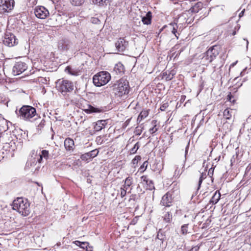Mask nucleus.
Wrapping results in <instances>:
<instances>
[{
	"label": "nucleus",
	"instance_id": "f257e3e1",
	"mask_svg": "<svg viewBox=\"0 0 251 251\" xmlns=\"http://www.w3.org/2000/svg\"><path fill=\"white\" fill-rule=\"evenodd\" d=\"M12 208L23 216H27L30 212V204L26 199L18 198L13 201Z\"/></svg>",
	"mask_w": 251,
	"mask_h": 251
},
{
	"label": "nucleus",
	"instance_id": "f03ea898",
	"mask_svg": "<svg viewBox=\"0 0 251 251\" xmlns=\"http://www.w3.org/2000/svg\"><path fill=\"white\" fill-rule=\"evenodd\" d=\"M113 90L118 97L127 95L130 90L128 81L125 78H121L113 85Z\"/></svg>",
	"mask_w": 251,
	"mask_h": 251
},
{
	"label": "nucleus",
	"instance_id": "7ed1b4c3",
	"mask_svg": "<svg viewBox=\"0 0 251 251\" xmlns=\"http://www.w3.org/2000/svg\"><path fill=\"white\" fill-rule=\"evenodd\" d=\"M36 114L35 108L29 105H24L19 110L18 116L22 120L29 121Z\"/></svg>",
	"mask_w": 251,
	"mask_h": 251
},
{
	"label": "nucleus",
	"instance_id": "20e7f679",
	"mask_svg": "<svg viewBox=\"0 0 251 251\" xmlns=\"http://www.w3.org/2000/svg\"><path fill=\"white\" fill-rule=\"evenodd\" d=\"M56 88L63 95H65L74 90V86L73 83L70 80L59 79L56 82Z\"/></svg>",
	"mask_w": 251,
	"mask_h": 251
},
{
	"label": "nucleus",
	"instance_id": "39448f33",
	"mask_svg": "<svg viewBox=\"0 0 251 251\" xmlns=\"http://www.w3.org/2000/svg\"><path fill=\"white\" fill-rule=\"evenodd\" d=\"M111 79L110 74L106 71H101L93 76V83L96 86L100 87L107 84Z\"/></svg>",
	"mask_w": 251,
	"mask_h": 251
},
{
	"label": "nucleus",
	"instance_id": "423d86ee",
	"mask_svg": "<svg viewBox=\"0 0 251 251\" xmlns=\"http://www.w3.org/2000/svg\"><path fill=\"white\" fill-rule=\"evenodd\" d=\"M14 4V0H0V11L2 13L9 12L13 9Z\"/></svg>",
	"mask_w": 251,
	"mask_h": 251
},
{
	"label": "nucleus",
	"instance_id": "0eeeda50",
	"mask_svg": "<svg viewBox=\"0 0 251 251\" xmlns=\"http://www.w3.org/2000/svg\"><path fill=\"white\" fill-rule=\"evenodd\" d=\"M35 16L39 19H44L49 15L48 10L43 6H38L34 9Z\"/></svg>",
	"mask_w": 251,
	"mask_h": 251
},
{
	"label": "nucleus",
	"instance_id": "6e6552de",
	"mask_svg": "<svg viewBox=\"0 0 251 251\" xmlns=\"http://www.w3.org/2000/svg\"><path fill=\"white\" fill-rule=\"evenodd\" d=\"M26 64L23 62H17L13 68L12 73L14 75H18L27 69Z\"/></svg>",
	"mask_w": 251,
	"mask_h": 251
},
{
	"label": "nucleus",
	"instance_id": "1a4fd4ad",
	"mask_svg": "<svg viewBox=\"0 0 251 251\" xmlns=\"http://www.w3.org/2000/svg\"><path fill=\"white\" fill-rule=\"evenodd\" d=\"M3 42L4 45L8 47H13L18 44L17 39L13 34L11 33L5 34Z\"/></svg>",
	"mask_w": 251,
	"mask_h": 251
},
{
	"label": "nucleus",
	"instance_id": "9d476101",
	"mask_svg": "<svg viewBox=\"0 0 251 251\" xmlns=\"http://www.w3.org/2000/svg\"><path fill=\"white\" fill-rule=\"evenodd\" d=\"M128 43L124 38H120L115 43V47L118 51H124L128 46Z\"/></svg>",
	"mask_w": 251,
	"mask_h": 251
},
{
	"label": "nucleus",
	"instance_id": "9b49d317",
	"mask_svg": "<svg viewBox=\"0 0 251 251\" xmlns=\"http://www.w3.org/2000/svg\"><path fill=\"white\" fill-rule=\"evenodd\" d=\"M172 194L169 192L163 196L161 203L166 207H170L172 205Z\"/></svg>",
	"mask_w": 251,
	"mask_h": 251
},
{
	"label": "nucleus",
	"instance_id": "f8f14e48",
	"mask_svg": "<svg viewBox=\"0 0 251 251\" xmlns=\"http://www.w3.org/2000/svg\"><path fill=\"white\" fill-rule=\"evenodd\" d=\"M72 46V43L68 40H61L58 43V49L63 51H67Z\"/></svg>",
	"mask_w": 251,
	"mask_h": 251
},
{
	"label": "nucleus",
	"instance_id": "ddd939ff",
	"mask_svg": "<svg viewBox=\"0 0 251 251\" xmlns=\"http://www.w3.org/2000/svg\"><path fill=\"white\" fill-rule=\"evenodd\" d=\"M107 124V120H99L95 123L94 128L96 131H100L104 128Z\"/></svg>",
	"mask_w": 251,
	"mask_h": 251
},
{
	"label": "nucleus",
	"instance_id": "4468645a",
	"mask_svg": "<svg viewBox=\"0 0 251 251\" xmlns=\"http://www.w3.org/2000/svg\"><path fill=\"white\" fill-rule=\"evenodd\" d=\"M33 155L36 156L38 159V162L41 163L43 158L47 160L49 158V151L47 150H42L41 154H38L35 151L32 152Z\"/></svg>",
	"mask_w": 251,
	"mask_h": 251
},
{
	"label": "nucleus",
	"instance_id": "2eb2a0df",
	"mask_svg": "<svg viewBox=\"0 0 251 251\" xmlns=\"http://www.w3.org/2000/svg\"><path fill=\"white\" fill-rule=\"evenodd\" d=\"M38 162V159L32 153L31 157L28 159L25 165L26 169H30L32 167L34 166Z\"/></svg>",
	"mask_w": 251,
	"mask_h": 251
},
{
	"label": "nucleus",
	"instance_id": "dca6fc26",
	"mask_svg": "<svg viewBox=\"0 0 251 251\" xmlns=\"http://www.w3.org/2000/svg\"><path fill=\"white\" fill-rule=\"evenodd\" d=\"M141 181L146 184L147 189L151 190L154 189V184L152 180H150L147 176H142L141 177Z\"/></svg>",
	"mask_w": 251,
	"mask_h": 251
},
{
	"label": "nucleus",
	"instance_id": "f3484780",
	"mask_svg": "<svg viewBox=\"0 0 251 251\" xmlns=\"http://www.w3.org/2000/svg\"><path fill=\"white\" fill-rule=\"evenodd\" d=\"M219 48L218 46H214L211 47L207 51V55L212 56L215 58L219 54Z\"/></svg>",
	"mask_w": 251,
	"mask_h": 251
},
{
	"label": "nucleus",
	"instance_id": "a211bd4d",
	"mask_svg": "<svg viewBox=\"0 0 251 251\" xmlns=\"http://www.w3.org/2000/svg\"><path fill=\"white\" fill-rule=\"evenodd\" d=\"M65 72L72 75L77 76L80 75V70L77 68L67 66L65 69Z\"/></svg>",
	"mask_w": 251,
	"mask_h": 251
},
{
	"label": "nucleus",
	"instance_id": "6ab92c4d",
	"mask_svg": "<svg viewBox=\"0 0 251 251\" xmlns=\"http://www.w3.org/2000/svg\"><path fill=\"white\" fill-rule=\"evenodd\" d=\"M152 19V13L151 11L148 12L145 16L142 17V22L144 25H149L151 24Z\"/></svg>",
	"mask_w": 251,
	"mask_h": 251
},
{
	"label": "nucleus",
	"instance_id": "aec40b11",
	"mask_svg": "<svg viewBox=\"0 0 251 251\" xmlns=\"http://www.w3.org/2000/svg\"><path fill=\"white\" fill-rule=\"evenodd\" d=\"M74 142L70 138H67L64 141V146L67 151H73L74 149Z\"/></svg>",
	"mask_w": 251,
	"mask_h": 251
},
{
	"label": "nucleus",
	"instance_id": "412c9836",
	"mask_svg": "<svg viewBox=\"0 0 251 251\" xmlns=\"http://www.w3.org/2000/svg\"><path fill=\"white\" fill-rule=\"evenodd\" d=\"M168 28L172 33H173L175 36L178 38V36L176 35L178 26L176 23H171L168 26Z\"/></svg>",
	"mask_w": 251,
	"mask_h": 251
},
{
	"label": "nucleus",
	"instance_id": "4be33fe9",
	"mask_svg": "<svg viewBox=\"0 0 251 251\" xmlns=\"http://www.w3.org/2000/svg\"><path fill=\"white\" fill-rule=\"evenodd\" d=\"M203 7V3L201 2L196 3L190 9V11L193 13H198Z\"/></svg>",
	"mask_w": 251,
	"mask_h": 251
},
{
	"label": "nucleus",
	"instance_id": "5701e85b",
	"mask_svg": "<svg viewBox=\"0 0 251 251\" xmlns=\"http://www.w3.org/2000/svg\"><path fill=\"white\" fill-rule=\"evenodd\" d=\"M221 194L219 191H216L211 198L210 203L212 204H216L220 199Z\"/></svg>",
	"mask_w": 251,
	"mask_h": 251
},
{
	"label": "nucleus",
	"instance_id": "b1692460",
	"mask_svg": "<svg viewBox=\"0 0 251 251\" xmlns=\"http://www.w3.org/2000/svg\"><path fill=\"white\" fill-rule=\"evenodd\" d=\"M201 59L200 63L202 65H207L210 62H211V59L207 58L204 53L200 55L199 56Z\"/></svg>",
	"mask_w": 251,
	"mask_h": 251
},
{
	"label": "nucleus",
	"instance_id": "393cba45",
	"mask_svg": "<svg viewBox=\"0 0 251 251\" xmlns=\"http://www.w3.org/2000/svg\"><path fill=\"white\" fill-rule=\"evenodd\" d=\"M98 153H99V151L98 150H94L90 152H89L87 153L82 155L81 156V158L82 160H84V157H86V156H88L89 157V158H94L98 155Z\"/></svg>",
	"mask_w": 251,
	"mask_h": 251
},
{
	"label": "nucleus",
	"instance_id": "a878e982",
	"mask_svg": "<svg viewBox=\"0 0 251 251\" xmlns=\"http://www.w3.org/2000/svg\"><path fill=\"white\" fill-rule=\"evenodd\" d=\"M163 221L166 223H170L172 219V214L170 212H165L162 216Z\"/></svg>",
	"mask_w": 251,
	"mask_h": 251
},
{
	"label": "nucleus",
	"instance_id": "bb28decb",
	"mask_svg": "<svg viewBox=\"0 0 251 251\" xmlns=\"http://www.w3.org/2000/svg\"><path fill=\"white\" fill-rule=\"evenodd\" d=\"M232 113L233 110L232 109L227 108L224 110L223 116L225 119L230 120L232 117Z\"/></svg>",
	"mask_w": 251,
	"mask_h": 251
},
{
	"label": "nucleus",
	"instance_id": "cd10ccee",
	"mask_svg": "<svg viewBox=\"0 0 251 251\" xmlns=\"http://www.w3.org/2000/svg\"><path fill=\"white\" fill-rule=\"evenodd\" d=\"M149 115V111L148 110H142L139 115L138 116V117L137 118V121L139 122H141L143 119L146 118Z\"/></svg>",
	"mask_w": 251,
	"mask_h": 251
},
{
	"label": "nucleus",
	"instance_id": "c85d7f7f",
	"mask_svg": "<svg viewBox=\"0 0 251 251\" xmlns=\"http://www.w3.org/2000/svg\"><path fill=\"white\" fill-rule=\"evenodd\" d=\"M114 70L117 73H121L124 71V66L121 63H118L115 65Z\"/></svg>",
	"mask_w": 251,
	"mask_h": 251
},
{
	"label": "nucleus",
	"instance_id": "c756f323",
	"mask_svg": "<svg viewBox=\"0 0 251 251\" xmlns=\"http://www.w3.org/2000/svg\"><path fill=\"white\" fill-rule=\"evenodd\" d=\"M157 121L153 120L151 122V125H152V127L150 128L149 131L151 134L154 133L158 130V128L156 127Z\"/></svg>",
	"mask_w": 251,
	"mask_h": 251
},
{
	"label": "nucleus",
	"instance_id": "7c9ffc66",
	"mask_svg": "<svg viewBox=\"0 0 251 251\" xmlns=\"http://www.w3.org/2000/svg\"><path fill=\"white\" fill-rule=\"evenodd\" d=\"M183 167L181 168V166H179V165H176L174 172V176H179L183 171Z\"/></svg>",
	"mask_w": 251,
	"mask_h": 251
},
{
	"label": "nucleus",
	"instance_id": "2f4dec72",
	"mask_svg": "<svg viewBox=\"0 0 251 251\" xmlns=\"http://www.w3.org/2000/svg\"><path fill=\"white\" fill-rule=\"evenodd\" d=\"M71 3L75 6H79L84 2V0H70Z\"/></svg>",
	"mask_w": 251,
	"mask_h": 251
},
{
	"label": "nucleus",
	"instance_id": "473e14b6",
	"mask_svg": "<svg viewBox=\"0 0 251 251\" xmlns=\"http://www.w3.org/2000/svg\"><path fill=\"white\" fill-rule=\"evenodd\" d=\"M75 243L76 245L80 247L81 248L85 249L87 248L88 243L86 242H81L79 241H75Z\"/></svg>",
	"mask_w": 251,
	"mask_h": 251
},
{
	"label": "nucleus",
	"instance_id": "72a5a7b5",
	"mask_svg": "<svg viewBox=\"0 0 251 251\" xmlns=\"http://www.w3.org/2000/svg\"><path fill=\"white\" fill-rule=\"evenodd\" d=\"M139 142H137L136 143L134 147L130 150V153H132V154H134V153H135L136 152V151H137V150H138V149L139 148Z\"/></svg>",
	"mask_w": 251,
	"mask_h": 251
},
{
	"label": "nucleus",
	"instance_id": "f704fd0d",
	"mask_svg": "<svg viewBox=\"0 0 251 251\" xmlns=\"http://www.w3.org/2000/svg\"><path fill=\"white\" fill-rule=\"evenodd\" d=\"M188 225H184L181 226V232L183 235H186L188 233Z\"/></svg>",
	"mask_w": 251,
	"mask_h": 251
},
{
	"label": "nucleus",
	"instance_id": "c9c22d12",
	"mask_svg": "<svg viewBox=\"0 0 251 251\" xmlns=\"http://www.w3.org/2000/svg\"><path fill=\"white\" fill-rule=\"evenodd\" d=\"M148 165V162L147 161H145L142 165L140 168V170H141V172H144Z\"/></svg>",
	"mask_w": 251,
	"mask_h": 251
},
{
	"label": "nucleus",
	"instance_id": "e433bc0d",
	"mask_svg": "<svg viewBox=\"0 0 251 251\" xmlns=\"http://www.w3.org/2000/svg\"><path fill=\"white\" fill-rule=\"evenodd\" d=\"M93 3L99 5H103L104 3H106L107 0H92Z\"/></svg>",
	"mask_w": 251,
	"mask_h": 251
},
{
	"label": "nucleus",
	"instance_id": "4c0bfd02",
	"mask_svg": "<svg viewBox=\"0 0 251 251\" xmlns=\"http://www.w3.org/2000/svg\"><path fill=\"white\" fill-rule=\"evenodd\" d=\"M89 110L91 112H95V113H98V112H100L101 111L100 109L94 107H91L89 109Z\"/></svg>",
	"mask_w": 251,
	"mask_h": 251
},
{
	"label": "nucleus",
	"instance_id": "58836bf2",
	"mask_svg": "<svg viewBox=\"0 0 251 251\" xmlns=\"http://www.w3.org/2000/svg\"><path fill=\"white\" fill-rule=\"evenodd\" d=\"M249 42L246 39H243L241 41V45L245 46L246 49L248 48Z\"/></svg>",
	"mask_w": 251,
	"mask_h": 251
},
{
	"label": "nucleus",
	"instance_id": "ea45409f",
	"mask_svg": "<svg viewBox=\"0 0 251 251\" xmlns=\"http://www.w3.org/2000/svg\"><path fill=\"white\" fill-rule=\"evenodd\" d=\"M125 183L126 184V185H130L132 184V178L128 177L125 180Z\"/></svg>",
	"mask_w": 251,
	"mask_h": 251
},
{
	"label": "nucleus",
	"instance_id": "a19ab883",
	"mask_svg": "<svg viewBox=\"0 0 251 251\" xmlns=\"http://www.w3.org/2000/svg\"><path fill=\"white\" fill-rule=\"evenodd\" d=\"M126 190L125 188H121L120 189V196L122 198H123L126 196Z\"/></svg>",
	"mask_w": 251,
	"mask_h": 251
},
{
	"label": "nucleus",
	"instance_id": "79ce46f5",
	"mask_svg": "<svg viewBox=\"0 0 251 251\" xmlns=\"http://www.w3.org/2000/svg\"><path fill=\"white\" fill-rule=\"evenodd\" d=\"M45 121L42 120L38 126V129L41 130L45 126Z\"/></svg>",
	"mask_w": 251,
	"mask_h": 251
},
{
	"label": "nucleus",
	"instance_id": "37998d69",
	"mask_svg": "<svg viewBox=\"0 0 251 251\" xmlns=\"http://www.w3.org/2000/svg\"><path fill=\"white\" fill-rule=\"evenodd\" d=\"M233 97L231 95V93H230L227 96V100L229 101H230L231 102L234 103L235 100L233 99L232 100Z\"/></svg>",
	"mask_w": 251,
	"mask_h": 251
},
{
	"label": "nucleus",
	"instance_id": "c03bdc74",
	"mask_svg": "<svg viewBox=\"0 0 251 251\" xmlns=\"http://www.w3.org/2000/svg\"><path fill=\"white\" fill-rule=\"evenodd\" d=\"M203 178H204V177H203V174H201V176L199 178V180L198 189H199V188L200 187L201 185L202 182Z\"/></svg>",
	"mask_w": 251,
	"mask_h": 251
},
{
	"label": "nucleus",
	"instance_id": "a18cd8bd",
	"mask_svg": "<svg viewBox=\"0 0 251 251\" xmlns=\"http://www.w3.org/2000/svg\"><path fill=\"white\" fill-rule=\"evenodd\" d=\"M142 131V128L140 129L138 127H137L136 128L135 133L136 135H139L141 134Z\"/></svg>",
	"mask_w": 251,
	"mask_h": 251
},
{
	"label": "nucleus",
	"instance_id": "49530a36",
	"mask_svg": "<svg viewBox=\"0 0 251 251\" xmlns=\"http://www.w3.org/2000/svg\"><path fill=\"white\" fill-rule=\"evenodd\" d=\"M188 148H189V144H188V145L186 146V147L185 148V160L186 159V155L188 153Z\"/></svg>",
	"mask_w": 251,
	"mask_h": 251
},
{
	"label": "nucleus",
	"instance_id": "de8ad7c7",
	"mask_svg": "<svg viewBox=\"0 0 251 251\" xmlns=\"http://www.w3.org/2000/svg\"><path fill=\"white\" fill-rule=\"evenodd\" d=\"M185 18H186V14L183 13V14H182L181 15H180V16L179 17V18H178V21L179 20H180V21L182 19H183V18L185 19Z\"/></svg>",
	"mask_w": 251,
	"mask_h": 251
},
{
	"label": "nucleus",
	"instance_id": "09e8293b",
	"mask_svg": "<svg viewBox=\"0 0 251 251\" xmlns=\"http://www.w3.org/2000/svg\"><path fill=\"white\" fill-rule=\"evenodd\" d=\"M99 21V20L96 18H93L92 19V22L93 23L97 24Z\"/></svg>",
	"mask_w": 251,
	"mask_h": 251
},
{
	"label": "nucleus",
	"instance_id": "8fccbe9b",
	"mask_svg": "<svg viewBox=\"0 0 251 251\" xmlns=\"http://www.w3.org/2000/svg\"><path fill=\"white\" fill-rule=\"evenodd\" d=\"M4 131H5V128L3 126H0V134L3 133Z\"/></svg>",
	"mask_w": 251,
	"mask_h": 251
},
{
	"label": "nucleus",
	"instance_id": "3c124183",
	"mask_svg": "<svg viewBox=\"0 0 251 251\" xmlns=\"http://www.w3.org/2000/svg\"><path fill=\"white\" fill-rule=\"evenodd\" d=\"M204 54H205V56H206V57H207V58H209L211 59V62H212V60L214 59V58H213V57H212V56H209V55H208H208H207V51H206V52H205L204 53Z\"/></svg>",
	"mask_w": 251,
	"mask_h": 251
},
{
	"label": "nucleus",
	"instance_id": "603ef678",
	"mask_svg": "<svg viewBox=\"0 0 251 251\" xmlns=\"http://www.w3.org/2000/svg\"><path fill=\"white\" fill-rule=\"evenodd\" d=\"M244 12H245V9L243 10L240 13H239V18H241L242 17L243 15H244Z\"/></svg>",
	"mask_w": 251,
	"mask_h": 251
},
{
	"label": "nucleus",
	"instance_id": "864d4df0",
	"mask_svg": "<svg viewBox=\"0 0 251 251\" xmlns=\"http://www.w3.org/2000/svg\"><path fill=\"white\" fill-rule=\"evenodd\" d=\"M129 187H130L129 185H126V184L125 183V184L123 186V187H122V188H125V189H126L127 191V190L128 189V188Z\"/></svg>",
	"mask_w": 251,
	"mask_h": 251
},
{
	"label": "nucleus",
	"instance_id": "5fc2aeb1",
	"mask_svg": "<svg viewBox=\"0 0 251 251\" xmlns=\"http://www.w3.org/2000/svg\"><path fill=\"white\" fill-rule=\"evenodd\" d=\"M173 75H172L171 76L169 75V76H167L166 79L167 80H171L173 78Z\"/></svg>",
	"mask_w": 251,
	"mask_h": 251
},
{
	"label": "nucleus",
	"instance_id": "6e6d98bb",
	"mask_svg": "<svg viewBox=\"0 0 251 251\" xmlns=\"http://www.w3.org/2000/svg\"><path fill=\"white\" fill-rule=\"evenodd\" d=\"M239 29V26L237 25L235 27V29L238 30Z\"/></svg>",
	"mask_w": 251,
	"mask_h": 251
},
{
	"label": "nucleus",
	"instance_id": "4d7b16f0",
	"mask_svg": "<svg viewBox=\"0 0 251 251\" xmlns=\"http://www.w3.org/2000/svg\"><path fill=\"white\" fill-rule=\"evenodd\" d=\"M232 35H235L236 34V31H233V32H232Z\"/></svg>",
	"mask_w": 251,
	"mask_h": 251
},
{
	"label": "nucleus",
	"instance_id": "13d9d810",
	"mask_svg": "<svg viewBox=\"0 0 251 251\" xmlns=\"http://www.w3.org/2000/svg\"><path fill=\"white\" fill-rule=\"evenodd\" d=\"M88 158H89V157L88 156H86V157H84V159H87Z\"/></svg>",
	"mask_w": 251,
	"mask_h": 251
},
{
	"label": "nucleus",
	"instance_id": "bf43d9fd",
	"mask_svg": "<svg viewBox=\"0 0 251 251\" xmlns=\"http://www.w3.org/2000/svg\"><path fill=\"white\" fill-rule=\"evenodd\" d=\"M60 245H61L60 243H57V244H56V245H57V246H60Z\"/></svg>",
	"mask_w": 251,
	"mask_h": 251
},
{
	"label": "nucleus",
	"instance_id": "052dcab7",
	"mask_svg": "<svg viewBox=\"0 0 251 251\" xmlns=\"http://www.w3.org/2000/svg\"><path fill=\"white\" fill-rule=\"evenodd\" d=\"M246 80V78H244V80L243 81H245Z\"/></svg>",
	"mask_w": 251,
	"mask_h": 251
},
{
	"label": "nucleus",
	"instance_id": "680f3d73",
	"mask_svg": "<svg viewBox=\"0 0 251 251\" xmlns=\"http://www.w3.org/2000/svg\"><path fill=\"white\" fill-rule=\"evenodd\" d=\"M238 78V77H236V78H235V80H237Z\"/></svg>",
	"mask_w": 251,
	"mask_h": 251
}]
</instances>
